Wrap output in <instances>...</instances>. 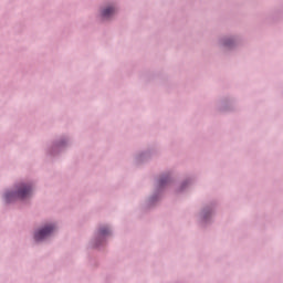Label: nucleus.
Wrapping results in <instances>:
<instances>
[{
    "mask_svg": "<svg viewBox=\"0 0 283 283\" xmlns=\"http://www.w3.org/2000/svg\"><path fill=\"white\" fill-rule=\"evenodd\" d=\"M32 193V187L21 184L18 188L17 192H7L6 193V200L7 202H12L14 198H20L21 200L25 198H30V195Z\"/></svg>",
    "mask_w": 283,
    "mask_h": 283,
    "instance_id": "f257e3e1",
    "label": "nucleus"
},
{
    "mask_svg": "<svg viewBox=\"0 0 283 283\" xmlns=\"http://www.w3.org/2000/svg\"><path fill=\"white\" fill-rule=\"evenodd\" d=\"M55 227L50 224L46 226L44 228H42L41 230H39L38 232H35L34 234V239L36 240V242H41V240H45V238H48V235H51V233L54 231Z\"/></svg>",
    "mask_w": 283,
    "mask_h": 283,
    "instance_id": "f03ea898",
    "label": "nucleus"
},
{
    "mask_svg": "<svg viewBox=\"0 0 283 283\" xmlns=\"http://www.w3.org/2000/svg\"><path fill=\"white\" fill-rule=\"evenodd\" d=\"M116 14V9L114 7H108L102 11V17L104 19H109V17H114Z\"/></svg>",
    "mask_w": 283,
    "mask_h": 283,
    "instance_id": "7ed1b4c3",
    "label": "nucleus"
},
{
    "mask_svg": "<svg viewBox=\"0 0 283 283\" xmlns=\"http://www.w3.org/2000/svg\"><path fill=\"white\" fill-rule=\"evenodd\" d=\"M107 233H109V229H107V228H102L101 229V234L102 235H107Z\"/></svg>",
    "mask_w": 283,
    "mask_h": 283,
    "instance_id": "20e7f679",
    "label": "nucleus"
},
{
    "mask_svg": "<svg viewBox=\"0 0 283 283\" xmlns=\"http://www.w3.org/2000/svg\"><path fill=\"white\" fill-rule=\"evenodd\" d=\"M160 185H165V179H161V180H160Z\"/></svg>",
    "mask_w": 283,
    "mask_h": 283,
    "instance_id": "39448f33",
    "label": "nucleus"
}]
</instances>
